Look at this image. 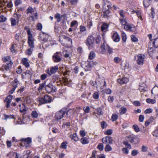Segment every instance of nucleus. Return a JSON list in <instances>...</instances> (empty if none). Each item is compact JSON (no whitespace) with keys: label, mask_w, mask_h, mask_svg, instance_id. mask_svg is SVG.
Segmentation results:
<instances>
[{"label":"nucleus","mask_w":158,"mask_h":158,"mask_svg":"<svg viewBox=\"0 0 158 158\" xmlns=\"http://www.w3.org/2000/svg\"><path fill=\"white\" fill-rule=\"evenodd\" d=\"M20 141L22 142L26 143L27 144H29L31 142V139L30 138H27L25 139H22Z\"/></svg>","instance_id":"a878e982"},{"label":"nucleus","mask_w":158,"mask_h":158,"mask_svg":"<svg viewBox=\"0 0 158 158\" xmlns=\"http://www.w3.org/2000/svg\"><path fill=\"white\" fill-rule=\"evenodd\" d=\"M22 2L21 0H16L15 1V6H17L21 4Z\"/></svg>","instance_id":"6e6d98bb"},{"label":"nucleus","mask_w":158,"mask_h":158,"mask_svg":"<svg viewBox=\"0 0 158 158\" xmlns=\"http://www.w3.org/2000/svg\"><path fill=\"white\" fill-rule=\"evenodd\" d=\"M58 68L57 66L52 67L49 70H47V73L50 76L52 75V74L55 73L58 70Z\"/></svg>","instance_id":"6e6552de"},{"label":"nucleus","mask_w":158,"mask_h":158,"mask_svg":"<svg viewBox=\"0 0 158 158\" xmlns=\"http://www.w3.org/2000/svg\"><path fill=\"white\" fill-rule=\"evenodd\" d=\"M124 28L125 29H126L127 31L131 30V29L132 28V27L130 24L127 23V24L126 25L124 26Z\"/></svg>","instance_id":"58836bf2"},{"label":"nucleus","mask_w":158,"mask_h":158,"mask_svg":"<svg viewBox=\"0 0 158 158\" xmlns=\"http://www.w3.org/2000/svg\"><path fill=\"white\" fill-rule=\"evenodd\" d=\"M21 15L19 14H15L14 15V16L16 18L17 20L18 21L19 20V19L21 18Z\"/></svg>","instance_id":"13d9d810"},{"label":"nucleus","mask_w":158,"mask_h":158,"mask_svg":"<svg viewBox=\"0 0 158 158\" xmlns=\"http://www.w3.org/2000/svg\"><path fill=\"white\" fill-rule=\"evenodd\" d=\"M22 63L27 68L29 67L30 64L27 58H23L22 60Z\"/></svg>","instance_id":"6ab92c4d"},{"label":"nucleus","mask_w":158,"mask_h":158,"mask_svg":"<svg viewBox=\"0 0 158 158\" xmlns=\"http://www.w3.org/2000/svg\"><path fill=\"white\" fill-rule=\"evenodd\" d=\"M103 17L104 18H107L110 16V11L109 9L103 10Z\"/></svg>","instance_id":"aec40b11"},{"label":"nucleus","mask_w":158,"mask_h":158,"mask_svg":"<svg viewBox=\"0 0 158 158\" xmlns=\"http://www.w3.org/2000/svg\"><path fill=\"white\" fill-rule=\"evenodd\" d=\"M76 111L75 109H70L67 112L66 114L69 117H70L74 114L76 112Z\"/></svg>","instance_id":"4be33fe9"},{"label":"nucleus","mask_w":158,"mask_h":158,"mask_svg":"<svg viewBox=\"0 0 158 158\" xmlns=\"http://www.w3.org/2000/svg\"><path fill=\"white\" fill-rule=\"evenodd\" d=\"M152 111V109L151 108H148L146 109L145 111V114H149L151 113Z\"/></svg>","instance_id":"69168bd1"},{"label":"nucleus","mask_w":158,"mask_h":158,"mask_svg":"<svg viewBox=\"0 0 158 158\" xmlns=\"http://www.w3.org/2000/svg\"><path fill=\"white\" fill-rule=\"evenodd\" d=\"M129 81V79L127 77H123L122 78L118 79H117L118 83L123 84L127 83Z\"/></svg>","instance_id":"f3484780"},{"label":"nucleus","mask_w":158,"mask_h":158,"mask_svg":"<svg viewBox=\"0 0 158 158\" xmlns=\"http://www.w3.org/2000/svg\"><path fill=\"white\" fill-rule=\"evenodd\" d=\"M53 85L51 83L45 86L46 91L48 93H50L53 91Z\"/></svg>","instance_id":"2eb2a0df"},{"label":"nucleus","mask_w":158,"mask_h":158,"mask_svg":"<svg viewBox=\"0 0 158 158\" xmlns=\"http://www.w3.org/2000/svg\"><path fill=\"white\" fill-rule=\"evenodd\" d=\"M102 141L103 143H109L110 144H112L113 143L112 138L109 136H107L105 138H103L102 139Z\"/></svg>","instance_id":"ddd939ff"},{"label":"nucleus","mask_w":158,"mask_h":158,"mask_svg":"<svg viewBox=\"0 0 158 158\" xmlns=\"http://www.w3.org/2000/svg\"><path fill=\"white\" fill-rule=\"evenodd\" d=\"M97 85V87H100L101 89H103L104 86L106 85L105 80L103 79L98 78L95 81Z\"/></svg>","instance_id":"f03ea898"},{"label":"nucleus","mask_w":158,"mask_h":158,"mask_svg":"<svg viewBox=\"0 0 158 158\" xmlns=\"http://www.w3.org/2000/svg\"><path fill=\"white\" fill-rule=\"evenodd\" d=\"M37 101L39 102L40 105L49 103L52 102V98L48 95H45L43 97H38L37 98Z\"/></svg>","instance_id":"f257e3e1"},{"label":"nucleus","mask_w":158,"mask_h":158,"mask_svg":"<svg viewBox=\"0 0 158 158\" xmlns=\"http://www.w3.org/2000/svg\"><path fill=\"white\" fill-rule=\"evenodd\" d=\"M46 85V82L45 81H44L42 84H40V86L38 88V90H42L43 89V87L44 86H45Z\"/></svg>","instance_id":"de8ad7c7"},{"label":"nucleus","mask_w":158,"mask_h":158,"mask_svg":"<svg viewBox=\"0 0 158 158\" xmlns=\"http://www.w3.org/2000/svg\"><path fill=\"white\" fill-rule=\"evenodd\" d=\"M108 27V25L106 23H103L101 26V30L102 31L105 32L107 30Z\"/></svg>","instance_id":"cd10ccee"},{"label":"nucleus","mask_w":158,"mask_h":158,"mask_svg":"<svg viewBox=\"0 0 158 158\" xmlns=\"http://www.w3.org/2000/svg\"><path fill=\"white\" fill-rule=\"evenodd\" d=\"M95 53L93 51H91L89 54V59L90 60H92L95 58Z\"/></svg>","instance_id":"c756f323"},{"label":"nucleus","mask_w":158,"mask_h":158,"mask_svg":"<svg viewBox=\"0 0 158 158\" xmlns=\"http://www.w3.org/2000/svg\"><path fill=\"white\" fill-rule=\"evenodd\" d=\"M99 94L98 92H95L93 95V97L95 99H98L99 98Z\"/></svg>","instance_id":"052dcab7"},{"label":"nucleus","mask_w":158,"mask_h":158,"mask_svg":"<svg viewBox=\"0 0 158 158\" xmlns=\"http://www.w3.org/2000/svg\"><path fill=\"white\" fill-rule=\"evenodd\" d=\"M153 135L154 136L158 137V129L155 130L153 132Z\"/></svg>","instance_id":"774afa93"},{"label":"nucleus","mask_w":158,"mask_h":158,"mask_svg":"<svg viewBox=\"0 0 158 158\" xmlns=\"http://www.w3.org/2000/svg\"><path fill=\"white\" fill-rule=\"evenodd\" d=\"M70 137L75 141H77L78 140V138L77 136V134L75 133L70 135Z\"/></svg>","instance_id":"c85d7f7f"},{"label":"nucleus","mask_w":158,"mask_h":158,"mask_svg":"<svg viewBox=\"0 0 158 158\" xmlns=\"http://www.w3.org/2000/svg\"><path fill=\"white\" fill-rule=\"evenodd\" d=\"M62 54L60 52H57L53 56V60L55 62H60L61 59Z\"/></svg>","instance_id":"39448f33"},{"label":"nucleus","mask_w":158,"mask_h":158,"mask_svg":"<svg viewBox=\"0 0 158 158\" xmlns=\"http://www.w3.org/2000/svg\"><path fill=\"white\" fill-rule=\"evenodd\" d=\"M19 106L20 107L19 109L21 113H23L24 114H25L27 109L26 107L24 106V104H22V106L21 105H19Z\"/></svg>","instance_id":"b1692460"},{"label":"nucleus","mask_w":158,"mask_h":158,"mask_svg":"<svg viewBox=\"0 0 158 158\" xmlns=\"http://www.w3.org/2000/svg\"><path fill=\"white\" fill-rule=\"evenodd\" d=\"M24 29L26 31L28 36L32 35L30 29L29 28L25 26L24 27Z\"/></svg>","instance_id":"79ce46f5"},{"label":"nucleus","mask_w":158,"mask_h":158,"mask_svg":"<svg viewBox=\"0 0 158 158\" xmlns=\"http://www.w3.org/2000/svg\"><path fill=\"white\" fill-rule=\"evenodd\" d=\"M19 81L16 78L14 79L13 82H12V85L13 88H16L17 87V85L19 84Z\"/></svg>","instance_id":"2f4dec72"},{"label":"nucleus","mask_w":158,"mask_h":158,"mask_svg":"<svg viewBox=\"0 0 158 158\" xmlns=\"http://www.w3.org/2000/svg\"><path fill=\"white\" fill-rule=\"evenodd\" d=\"M97 152V151L95 150H94L93 151L91 156L89 158H97L96 157V154Z\"/></svg>","instance_id":"338daca9"},{"label":"nucleus","mask_w":158,"mask_h":158,"mask_svg":"<svg viewBox=\"0 0 158 158\" xmlns=\"http://www.w3.org/2000/svg\"><path fill=\"white\" fill-rule=\"evenodd\" d=\"M112 38L113 40L116 42H119L120 40V37L117 32H114L113 34Z\"/></svg>","instance_id":"dca6fc26"},{"label":"nucleus","mask_w":158,"mask_h":158,"mask_svg":"<svg viewBox=\"0 0 158 158\" xmlns=\"http://www.w3.org/2000/svg\"><path fill=\"white\" fill-rule=\"evenodd\" d=\"M103 5L102 10L109 9L111 8V3L107 0H103Z\"/></svg>","instance_id":"1a4fd4ad"},{"label":"nucleus","mask_w":158,"mask_h":158,"mask_svg":"<svg viewBox=\"0 0 158 158\" xmlns=\"http://www.w3.org/2000/svg\"><path fill=\"white\" fill-rule=\"evenodd\" d=\"M112 133V130L111 129H109L106 130L105 133L106 135H110Z\"/></svg>","instance_id":"603ef678"},{"label":"nucleus","mask_w":158,"mask_h":158,"mask_svg":"<svg viewBox=\"0 0 158 158\" xmlns=\"http://www.w3.org/2000/svg\"><path fill=\"white\" fill-rule=\"evenodd\" d=\"M108 46V45L105 44L104 43H103L102 45H101V48L102 49L101 52L102 54H105L106 53Z\"/></svg>","instance_id":"a211bd4d"},{"label":"nucleus","mask_w":158,"mask_h":158,"mask_svg":"<svg viewBox=\"0 0 158 158\" xmlns=\"http://www.w3.org/2000/svg\"><path fill=\"white\" fill-rule=\"evenodd\" d=\"M139 153V151L136 150H133L132 151L131 155L132 156H135Z\"/></svg>","instance_id":"4d7b16f0"},{"label":"nucleus","mask_w":158,"mask_h":158,"mask_svg":"<svg viewBox=\"0 0 158 158\" xmlns=\"http://www.w3.org/2000/svg\"><path fill=\"white\" fill-rule=\"evenodd\" d=\"M39 114L36 111H33L31 113V116L33 118H37L38 117Z\"/></svg>","instance_id":"72a5a7b5"},{"label":"nucleus","mask_w":158,"mask_h":158,"mask_svg":"<svg viewBox=\"0 0 158 158\" xmlns=\"http://www.w3.org/2000/svg\"><path fill=\"white\" fill-rule=\"evenodd\" d=\"M144 58L145 56L142 54H139L135 57V58L136 59L137 64L141 65L143 64Z\"/></svg>","instance_id":"20e7f679"},{"label":"nucleus","mask_w":158,"mask_h":158,"mask_svg":"<svg viewBox=\"0 0 158 158\" xmlns=\"http://www.w3.org/2000/svg\"><path fill=\"white\" fill-rule=\"evenodd\" d=\"M120 22V23L122 25H123L124 26L127 23L126 20L125 19H119Z\"/></svg>","instance_id":"37998d69"},{"label":"nucleus","mask_w":158,"mask_h":158,"mask_svg":"<svg viewBox=\"0 0 158 158\" xmlns=\"http://www.w3.org/2000/svg\"><path fill=\"white\" fill-rule=\"evenodd\" d=\"M122 38L123 41L125 42L126 40V35L125 33L123 32L122 33Z\"/></svg>","instance_id":"8fccbe9b"},{"label":"nucleus","mask_w":158,"mask_h":158,"mask_svg":"<svg viewBox=\"0 0 158 158\" xmlns=\"http://www.w3.org/2000/svg\"><path fill=\"white\" fill-rule=\"evenodd\" d=\"M55 18L57 19V22L59 23L60 21L61 16L59 14H56L55 15Z\"/></svg>","instance_id":"e433bc0d"},{"label":"nucleus","mask_w":158,"mask_h":158,"mask_svg":"<svg viewBox=\"0 0 158 158\" xmlns=\"http://www.w3.org/2000/svg\"><path fill=\"white\" fill-rule=\"evenodd\" d=\"M133 127L136 132H138L139 131V128L137 125H134Z\"/></svg>","instance_id":"864d4df0"},{"label":"nucleus","mask_w":158,"mask_h":158,"mask_svg":"<svg viewBox=\"0 0 158 158\" xmlns=\"http://www.w3.org/2000/svg\"><path fill=\"white\" fill-rule=\"evenodd\" d=\"M67 143L66 142H63L61 145L60 147L63 149H66L67 147Z\"/></svg>","instance_id":"680f3d73"},{"label":"nucleus","mask_w":158,"mask_h":158,"mask_svg":"<svg viewBox=\"0 0 158 158\" xmlns=\"http://www.w3.org/2000/svg\"><path fill=\"white\" fill-rule=\"evenodd\" d=\"M33 38L32 35L28 36V43L29 46L31 48H33L34 47Z\"/></svg>","instance_id":"f8f14e48"},{"label":"nucleus","mask_w":158,"mask_h":158,"mask_svg":"<svg viewBox=\"0 0 158 158\" xmlns=\"http://www.w3.org/2000/svg\"><path fill=\"white\" fill-rule=\"evenodd\" d=\"M94 39L92 36H89L87 38L86 44L89 46V48L91 49L93 47Z\"/></svg>","instance_id":"423d86ee"},{"label":"nucleus","mask_w":158,"mask_h":158,"mask_svg":"<svg viewBox=\"0 0 158 158\" xmlns=\"http://www.w3.org/2000/svg\"><path fill=\"white\" fill-rule=\"evenodd\" d=\"M104 149L105 151L107 152L111 151L112 149L111 147L108 144L106 145Z\"/></svg>","instance_id":"a19ab883"},{"label":"nucleus","mask_w":158,"mask_h":158,"mask_svg":"<svg viewBox=\"0 0 158 158\" xmlns=\"http://www.w3.org/2000/svg\"><path fill=\"white\" fill-rule=\"evenodd\" d=\"M62 38L65 40V41L67 42L69 45L70 44V43L71 44H72V39L71 38L65 35H63Z\"/></svg>","instance_id":"393cba45"},{"label":"nucleus","mask_w":158,"mask_h":158,"mask_svg":"<svg viewBox=\"0 0 158 158\" xmlns=\"http://www.w3.org/2000/svg\"><path fill=\"white\" fill-rule=\"evenodd\" d=\"M10 57V56H6L2 58V60L4 62H6L9 61H11Z\"/></svg>","instance_id":"c9c22d12"},{"label":"nucleus","mask_w":158,"mask_h":158,"mask_svg":"<svg viewBox=\"0 0 158 158\" xmlns=\"http://www.w3.org/2000/svg\"><path fill=\"white\" fill-rule=\"evenodd\" d=\"M13 96L12 95H9L5 99L4 102L6 103V106L7 108L10 107V104L11 102V100L13 99Z\"/></svg>","instance_id":"9b49d317"},{"label":"nucleus","mask_w":158,"mask_h":158,"mask_svg":"<svg viewBox=\"0 0 158 158\" xmlns=\"http://www.w3.org/2000/svg\"><path fill=\"white\" fill-rule=\"evenodd\" d=\"M92 62H90V61H86L84 64L82 65V67L84 68L86 71L90 70L92 67Z\"/></svg>","instance_id":"0eeeda50"},{"label":"nucleus","mask_w":158,"mask_h":158,"mask_svg":"<svg viewBox=\"0 0 158 158\" xmlns=\"http://www.w3.org/2000/svg\"><path fill=\"white\" fill-rule=\"evenodd\" d=\"M131 40L133 42H136L138 41V39L134 35H131Z\"/></svg>","instance_id":"5fc2aeb1"},{"label":"nucleus","mask_w":158,"mask_h":158,"mask_svg":"<svg viewBox=\"0 0 158 158\" xmlns=\"http://www.w3.org/2000/svg\"><path fill=\"white\" fill-rule=\"evenodd\" d=\"M6 17L4 16L3 15L0 16V22H5L6 20Z\"/></svg>","instance_id":"e2e57ef3"},{"label":"nucleus","mask_w":158,"mask_h":158,"mask_svg":"<svg viewBox=\"0 0 158 158\" xmlns=\"http://www.w3.org/2000/svg\"><path fill=\"white\" fill-rule=\"evenodd\" d=\"M63 80L65 85L70 86L71 85V81L70 79L67 78L63 77Z\"/></svg>","instance_id":"412c9836"},{"label":"nucleus","mask_w":158,"mask_h":158,"mask_svg":"<svg viewBox=\"0 0 158 158\" xmlns=\"http://www.w3.org/2000/svg\"><path fill=\"white\" fill-rule=\"evenodd\" d=\"M13 63L10 61V62L7 63L6 65H3L1 68V70L2 71L5 70L7 71L9 70L10 68L11 67Z\"/></svg>","instance_id":"4468645a"},{"label":"nucleus","mask_w":158,"mask_h":158,"mask_svg":"<svg viewBox=\"0 0 158 158\" xmlns=\"http://www.w3.org/2000/svg\"><path fill=\"white\" fill-rule=\"evenodd\" d=\"M118 118V115L115 114H113L111 117V119L112 121H115Z\"/></svg>","instance_id":"a18cd8bd"},{"label":"nucleus","mask_w":158,"mask_h":158,"mask_svg":"<svg viewBox=\"0 0 158 158\" xmlns=\"http://www.w3.org/2000/svg\"><path fill=\"white\" fill-rule=\"evenodd\" d=\"M146 101L148 103L154 104L156 102V100L155 99H152L149 98H147Z\"/></svg>","instance_id":"49530a36"},{"label":"nucleus","mask_w":158,"mask_h":158,"mask_svg":"<svg viewBox=\"0 0 158 158\" xmlns=\"http://www.w3.org/2000/svg\"><path fill=\"white\" fill-rule=\"evenodd\" d=\"M12 26H14L16 24V19L15 18H11L10 19Z\"/></svg>","instance_id":"09e8293b"},{"label":"nucleus","mask_w":158,"mask_h":158,"mask_svg":"<svg viewBox=\"0 0 158 158\" xmlns=\"http://www.w3.org/2000/svg\"><path fill=\"white\" fill-rule=\"evenodd\" d=\"M127 139L131 143L135 144L138 142V139L133 135H130L127 136Z\"/></svg>","instance_id":"9d476101"},{"label":"nucleus","mask_w":158,"mask_h":158,"mask_svg":"<svg viewBox=\"0 0 158 158\" xmlns=\"http://www.w3.org/2000/svg\"><path fill=\"white\" fill-rule=\"evenodd\" d=\"M151 92L152 94L158 96V87H155L153 88L151 90Z\"/></svg>","instance_id":"5701e85b"},{"label":"nucleus","mask_w":158,"mask_h":158,"mask_svg":"<svg viewBox=\"0 0 158 158\" xmlns=\"http://www.w3.org/2000/svg\"><path fill=\"white\" fill-rule=\"evenodd\" d=\"M81 142L83 144H85L88 143L89 141L86 138H82L81 139Z\"/></svg>","instance_id":"473e14b6"},{"label":"nucleus","mask_w":158,"mask_h":158,"mask_svg":"<svg viewBox=\"0 0 158 158\" xmlns=\"http://www.w3.org/2000/svg\"><path fill=\"white\" fill-rule=\"evenodd\" d=\"M101 125L102 128H104L106 127L107 124L106 122L103 121L101 123Z\"/></svg>","instance_id":"bf43d9fd"},{"label":"nucleus","mask_w":158,"mask_h":158,"mask_svg":"<svg viewBox=\"0 0 158 158\" xmlns=\"http://www.w3.org/2000/svg\"><path fill=\"white\" fill-rule=\"evenodd\" d=\"M153 44L154 47L157 48L158 47V39L156 38L154 39L153 42Z\"/></svg>","instance_id":"4c0bfd02"},{"label":"nucleus","mask_w":158,"mask_h":158,"mask_svg":"<svg viewBox=\"0 0 158 158\" xmlns=\"http://www.w3.org/2000/svg\"><path fill=\"white\" fill-rule=\"evenodd\" d=\"M123 144L125 145L126 148H129V149H131V146L130 144L128 143V142L127 141H125L123 142Z\"/></svg>","instance_id":"c03bdc74"},{"label":"nucleus","mask_w":158,"mask_h":158,"mask_svg":"<svg viewBox=\"0 0 158 158\" xmlns=\"http://www.w3.org/2000/svg\"><path fill=\"white\" fill-rule=\"evenodd\" d=\"M103 145L102 143L98 144L97 146V148L100 151L103 150Z\"/></svg>","instance_id":"3c124183"},{"label":"nucleus","mask_w":158,"mask_h":158,"mask_svg":"<svg viewBox=\"0 0 158 158\" xmlns=\"http://www.w3.org/2000/svg\"><path fill=\"white\" fill-rule=\"evenodd\" d=\"M66 113V111L64 109H62L60 111L57 112L55 116L56 119L58 120L62 118Z\"/></svg>","instance_id":"7ed1b4c3"},{"label":"nucleus","mask_w":158,"mask_h":158,"mask_svg":"<svg viewBox=\"0 0 158 158\" xmlns=\"http://www.w3.org/2000/svg\"><path fill=\"white\" fill-rule=\"evenodd\" d=\"M127 110V109L126 108L121 107L119 110V113L121 114H123L125 113Z\"/></svg>","instance_id":"f704fd0d"},{"label":"nucleus","mask_w":158,"mask_h":158,"mask_svg":"<svg viewBox=\"0 0 158 158\" xmlns=\"http://www.w3.org/2000/svg\"><path fill=\"white\" fill-rule=\"evenodd\" d=\"M151 0H143V5L145 7H148L150 4Z\"/></svg>","instance_id":"7c9ffc66"},{"label":"nucleus","mask_w":158,"mask_h":158,"mask_svg":"<svg viewBox=\"0 0 158 158\" xmlns=\"http://www.w3.org/2000/svg\"><path fill=\"white\" fill-rule=\"evenodd\" d=\"M34 12V10L31 6H29L27 10V14H28L30 13H32Z\"/></svg>","instance_id":"ea45409f"},{"label":"nucleus","mask_w":158,"mask_h":158,"mask_svg":"<svg viewBox=\"0 0 158 158\" xmlns=\"http://www.w3.org/2000/svg\"><path fill=\"white\" fill-rule=\"evenodd\" d=\"M32 48H29L26 51V54L29 55H30L32 53L33 50L31 49Z\"/></svg>","instance_id":"0e129e2a"},{"label":"nucleus","mask_w":158,"mask_h":158,"mask_svg":"<svg viewBox=\"0 0 158 158\" xmlns=\"http://www.w3.org/2000/svg\"><path fill=\"white\" fill-rule=\"evenodd\" d=\"M60 78L58 75H54L52 76V81L53 83H56V82L60 80Z\"/></svg>","instance_id":"bb28decb"}]
</instances>
